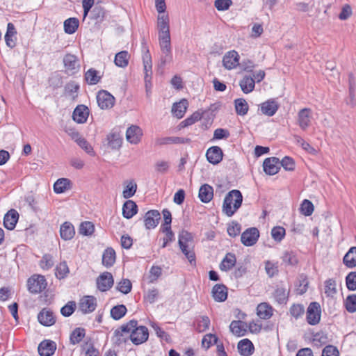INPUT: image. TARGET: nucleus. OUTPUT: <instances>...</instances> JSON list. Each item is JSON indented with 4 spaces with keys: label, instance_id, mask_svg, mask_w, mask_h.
<instances>
[{
    "label": "nucleus",
    "instance_id": "obj_25",
    "mask_svg": "<svg viewBox=\"0 0 356 356\" xmlns=\"http://www.w3.org/2000/svg\"><path fill=\"white\" fill-rule=\"evenodd\" d=\"M212 296L217 302H224L227 298V289L224 284H216L212 289Z\"/></svg>",
    "mask_w": 356,
    "mask_h": 356
},
{
    "label": "nucleus",
    "instance_id": "obj_12",
    "mask_svg": "<svg viewBox=\"0 0 356 356\" xmlns=\"http://www.w3.org/2000/svg\"><path fill=\"white\" fill-rule=\"evenodd\" d=\"M63 63L65 71L71 75L77 72L80 67L77 57L73 54H66L63 58Z\"/></svg>",
    "mask_w": 356,
    "mask_h": 356
},
{
    "label": "nucleus",
    "instance_id": "obj_3",
    "mask_svg": "<svg viewBox=\"0 0 356 356\" xmlns=\"http://www.w3.org/2000/svg\"><path fill=\"white\" fill-rule=\"evenodd\" d=\"M133 323L132 327L129 328V339L131 342L135 345H140L147 341L149 337L148 329L145 326H138V321L136 320H131L128 323Z\"/></svg>",
    "mask_w": 356,
    "mask_h": 356
},
{
    "label": "nucleus",
    "instance_id": "obj_9",
    "mask_svg": "<svg viewBox=\"0 0 356 356\" xmlns=\"http://www.w3.org/2000/svg\"><path fill=\"white\" fill-rule=\"evenodd\" d=\"M97 102L102 109H110L113 107L115 99L111 93L102 90L97 95Z\"/></svg>",
    "mask_w": 356,
    "mask_h": 356
},
{
    "label": "nucleus",
    "instance_id": "obj_55",
    "mask_svg": "<svg viewBox=\"0 0 356 356\" xmlns=\"http://www.w3.org/2000/svg\"><path fill=\"white\" fill-rule=\"evenodd\" d=\"M132 289V284L129 279H122L117 285V289L124 294L129 293Z\"/></svg>",
    "mask_w": 356,
    "mask_h": 356
},
{
    "label": "nucleus",
    "instance_id": "obj_14",
    "mask_svg": "<svg viewBox=\"0 0 356 356\" xmlns=\"http://www.w3.org/2000/svg\"><path fill=\"white\" fill-rule=\"evenodd\" d=\"M264 172L269 175H274L279 172L280 169V159L276 157L267 158L263 163Z\"/></svg>",
    "mask_w": 356,
    "mask_h": 356
},
{
    "label": "nucleus",
    "instance_id": "obj_51",
    "mask_svg": "<svg viewBox=\"0 0 356 356\" xmlns=\"http://www.w3.org/2000/svg\"><path fill=\"white\" fill-rule=\"evenodd\" d=\"M137 190V184L134 181L128 182L122 192L123 197L129 199L134 195Z\"/></svg>",
    "mask_w": 356,
    "mask_h": 356
},
{
    "label": "nucleus",
    "instance_id": "obj_34",
    "mask_svg": "<svg viewBox=\"0 0 356 356\" xmlns=\"http://www.w3.org/2000/svg\"><path fill=\"white\" fill-rule=\"evenodd\" d=\"M188 101L185 99H181L180 102L175 103L172 108V112L177 118H181L187 109Z\"/></svg>",
    "mask_w": 356,
    "mask_h": 356
},
{
    "label": "nucleus",
    "instance_id": "obj_64",
    "mask_svg": "<svg viewBox=\"0 0 356 356\" xmlns=\"http://www.w3.org/2000/svg\"><path fill=\"white\" fill-rule=\"evenodd\" d=\"M159 291L156 288L149 289L144 295V298L149 303H154L159 297Z\"/></svg>",
    "mask_w": 356,
    "mask_h": 356
},
{
    "label": "nucleus",
    "instance_id": "obj_58",
    "mask_svg": "<svg viewBox=\"0 0 356 356\" xmlns=\"http://www.w3.org/2000/svg\"><path fill=\"white\" fill-rule=\"evenodd\" d=\"M337 293L336 282L329 279L325 282V293L327 296H333Z\"/></svg>",
    "mask_w": 356,
    "mask_h": 356
},
{
    "label": "nucleus",
    "instance_id": "obj_59",
    "mask_svg": "<svg viewBox=\"0 0 356 356\" xmlns=\"http://www.w3.org/2000/svg\"><path fill=\"white\" fill-rule=\"evenodd\" d=\"M346 284L349 291L356 290V271L350 272L347 275Z\"/></svg>",
    "mask_w": 356,
    "mask_h": 356
},
{
    "label": "nucleus",
    "instance_id": "obj_11",
    "mask_svg": "<svg viewBox=\"0 0 356 356\" xmlns=\"http://www.w3.org/2000/svg\"><path fill=\"white\" fill-rule=\"evenodd\" d=\"M259 237V230L255 227H251L242 233L241 241L244 245L252 246L257 243Z\"/></svg>",
    "mask_w": 356,
    "mask_h": 356
},
{
    "label": "nucleus",
    "instance_id": "obj_8",
    "mask_svg": "<svg viewBox=\"0 0 356 356\" xmlns=\"http://www.w3.org/2000/svg\"><path fill=\"white\" fill-rule=\"evenodd\" d=\"M321 307L318 302H312L307 310V321L309 325H316L321 319Z\"/></svg>",
    "mask_w": 356,
    "mask_h": 356
},
{
    "label": "nucleus",
    "instance_id": "obj_60",
    "mask_svg": "<svg viewBox=\"0 0 356 356\" xmlns=\"http://www.w3.org/2000/svg\"><path fill=\"white\" fill-rule=\"evenodd\" d=\"M94 229V225L91 222L86 221L81 222L79 228V232L83 235L88 236L93 233Z\"/></svg>",
    "mask_w": 356,
    "mask_h": 356
},
{
    "label": "nucleus",
    "instance_id": "obj_4",
    "mask_svg": "<svg viewBox=\"0 0 356 356\" xmlns=\"http://www.w3.org/2000/svg\"><path fill=\"white\" fill-rule=\"evenodd\" d=\"M157 29L159 40L171 38L170 32V18L168 14L163 13L162 15H158Z\"/></svg>",
    "mask_w": 356,
    "mask_h": 356
},
{
    "label": "nucleus",
    "instance_id": "obj_40",
    "mask_svg": "<svg viewBox=\"0 0 356 356\" xmlns=\"http://www.w3.org/2000/svg\"><path fill=\"white\" fill-rule=\"evenodd\" d=\"M79 25V21L76 17H70L64 22V31L67 34H73L76 32Z\"/></svg>",
    "mask_w": 356,
    "mask_h": 356
},
{
    "label": "nucleus",
    "instance_id": "obj_42",
    "mask_svg": "<svg viewBox=\"0 0 356 356\" xmlns=\"http://www.w3.org/2000/svg\"><path fill=\"white\" fill-rule=\"evenodd\" d=\"M72 138L75 140L76 143L87 153L92 154L93 153V149L88 142L84 138L79 136V134L76 131L72 132Z\"/></svg>",
    "mask_w": 356,
    "mask_h": 356
},
{
    "label": "nucleus",
    "instance_id": "obj_19",
    "mask_svg": "<svg viewBox=\"0 0 356 356\" xmlns=\"http://www.w3.org/2000/svg\"><path fill=\"white\" fill-rule=\"evenodd\" d=\"M56 350V344L51 340L42 341L38 347V351L40 356H51Z\"/></svg>",
    "mask_w": 356,
    "mask_h": 356
},
{
    "label": "nucleus",
    "instance_id": "obj_49",
    "mask_svg": "<svg viewBox=\"0 0 356 356\" xmlns=\"http://www.w3.org/2000/svg\"><path fill=\"white\" fill-rule=\"evenodd\" d=\"M106 15V11L101 6H96L93 8L91 12V18L96 20L97 22H101L104 20Z\"/></svg>",
    "mask_w": 356,
    "mask_h": 356
},
{
    "label": "nucleus",
    "instance_id": "obj_31",
    "mask_svg": "<svg viewBox=\"0 0 356 356\" xmlns=\"http://www.w3.org/2000/svg\"><path fill=\"white\" fill-rule=\"evenodd\" d=\"M138 207L132 200H127L122 207V215L125 218L129 219L136 214Z\"/></svg>",
    "mask_w": 356,
    "mask_h": 356
},
{
    "label": "nucleus",
    "instance_id": "obj_46",
    "mask_svg": "<svg viewBox=\"0 0 356 356\" xmlns=\"http://www.w3.org/2000/svg\"><path fill=\"white\" fill-rule=\"evenodd\" d=\"M234 103H235L236 112L238 115H245L247 114V113L248 111L249 106H248L247 102L244 99H243V98L236 99L234 101Z\"/></svg>",
    "mask_w": 356,
    "mask_h": 356
},
{
    "label": "nucleus",
    "instance_id": "obj_54",
    "mask_svg": "<svg viewBox=\"0 0 356 356\" xmlns=\"http://www.w3.org/2000/svg\"><path fill=\"white\" fill-rule=\"evenodd\" d=\"M290 314L298 319L302 316L305 313V307L301 304H293L289 309Z\"/></svg>",
    "mask_w": 356,
    "mask_h": 356
},
{
    "label": "nucleus",
    "instance_id": "obj_20",
    "mask_svg": "<svg viewBox=\"0 0 356 356\" xmlns=\"http://www.w3.org/2000/svg\"><path fill=\"white\" fill-rule=\"evenodd\" d=\"M88 115V108L85 105L81 104L78 105L74 110L72 118L76 122L83 124L86 122Z\"/></svg>",
    "mask_w": 356,
    "mask_h": 356
},
{
    "label": "nucleus",
    "instance_id": "obj_32",
    "mask_svg": "<svg viewBox=\"0 0 356 356\" xmlns=\"http://www.w3.org/2000/svg\"><path fill=\"white\" fill-rule=\"evenodd\" d=\"M257 314L261 319H269L273 316V308L266 302L258 305Z\"/></svg>",
    "mask_w": 356,
    "mask_h": 356
},
{
    "label": "nucleus",
    "instance_id": "obj_5",
    "mask_svg": "<svg viewBox=\"0 0 356 356\" xmlns=\"http://www.w3.org/2000/svg\"><path fill=\"white\" fill-rule=\"evenodd\" d=\"M132 323H127L120 326V328L115 330L113 336L112 337V341L115 346H120L121 344L126 343L129 339L130 332H129V328L132 327Z\"/></svg>",
    "mask_w": 356,
    "mask_h": 356
},
{
    "label": "nucleus",
    "instance_id": "obj_33",
    "mask_svg": "<svg viewBox=\"0 0 356 356\" xmlns=\"http://www.w3.org/2000/svg\"><path fill=\"white\" fill-rule=\"evenodd\" d=\"M115 252L112 248H106L102 255V264L106 268L111 267L115 262Z\"/></svg>",
    "mask_w": 356,
    "mask_h": 356
},
{
    "label": "nucleus",
    "instance_id": "obj_18",
    "mask_svg": "<svg viewBox=\"0 0 356 356\" xmlns=\"http://www.w3.org/2000/svg\"><path fill=\"white\" fill-rule=\"evenodd\" d=\"M312 112L309 108H302L298 113V124L303 131L306 130L311 124Z\"/></svg>",
    "mask_w": 356,
    "mask_h": 356
},
{
    "label": "nucleus",
    "instance_id": "obj_63",
    "mask_svg": "<svg viewBox=\"0 0 356 356\" xmlns=\"http://www.w3.org/2000/svg\"><path fill=\"white\" fill-rule=\"evenodd\" d=\"M76 309V303L74 301L68 302L60 309V313L63 316L68 317L71 316Z\"/></svg>",
    "mask_w": 356,
    "mask_h": 356
},
{
    "label": "nucleus",
    "instance_id": "obj_53",
    "mask_svg": "<svg viewBox=\"0 0 356 356\" xmlns=\"http://www.w3.org/2000/svg\"><path fill=\"white\" fill-rule=\"evenodd\" d=\"M314 209V204L311 201L304 200L300 204V210L305 216H309L312 214Z\"/></svg>",
    "mask_w": 356,
    "mask_h": 356
},
{
    "label": "nucleus",
    "instance_id": "obj_61",
    "mask_svg": "<svg viewBox=\"0 0 356 356\" xmlns=\"http://www.w3.org/2000/svg\"><path fill=\"white\" fill-rule=\"evenodd\" d=\"M272 238L277 242H280L285 236V229L282 227H275L271 230Z\"/></svg>",
    "mask_w": 356,
    "mask_h": 356
},
{
    "label": "nucleus",
    "instance_id": "obj_24",
    "mask_svg": "<svg viewBox=\"0 0 356 356\" xmlns=\"http://www.w3.org/2000/svg\"><path fill=\"white\" fill-rule=\"evenodd\" d=\"M238 350L242 356H250L254 353V347L250 340L245 339L238 342Z\"/></svg>",
    "mask_w": 356,
    "mask_h": 356
},
{
    "label": "nucleus",
    "instance_id": "obj_47",
    "mask_svg": "<svg viewBox=\"0 0 356 356\" xmlns=\"http://www.w3.org/2000/svg\"><path fill=\"white\" fill-rule=\"evenodd\" d=\"M127 312V307L124 305H116L111 309V316L114 320H120L126 314Z\"/></svg>",
    "mask_w": 356,
    "mask_h": 356
},
{
    "label": "nucleus",
    "instance_id": "obj_56",
    "mask_svg": "<svg viewBox=\"0 0 356 356\" xmlns=\"http://www.w3.org/2000/svg\"><path fill=\"white\" fill-rule=\"evenodd\" d=\"M345 307L348 312H356V294L348 296L345 300Z\"/></svg>",
    "mask_w": 356,
    "mask_h": 356
},
{
    "label": "nucleus",
    "instance_id": "obj_38",
    "mask_svg": "<svg viewBox=\"0 0 356 356\" xmlns=\"http://www.w3.org/2000/svg\"><path fill=\"white\" fill-rule=\"evenodd\" d=\"M240 87L244 93L252 92L255 86L254 79L250 76H245L240 81Z\"/></svg>",
    "mask_w": 356,
    "mask_h": 356
},
{
    "label": "nucleus",
    "instance_id": "obj_27",
    "mask_svg": "<svg viewBox=\"0 0 356 356\" xmlns=\"http://www.w3.org/2000/svg\"><path fill=\"white\" fill-rule=\"evenodd\" d=\"M199 198L202 202H209L213 197V188L209 184H203L199 190Z\"/></svg>",
    "mask_w": 356,
    "mask_h": 356
},
{
    "label": "nucleus",
    "instance_id": "obj_28",
    "mask_svg": "<svg viewBox=\"0 0 356 356\" xmlns=\"http://www.w3.org/2000/svg\"><path fill=\"white\" fill-rule=\"evenodd\" d=\"M72 181L67 178H60L54 184V191L57 193H63L71 189Z\"/></svg>",
    "mask_w": 356,
    "mask_h": 356
},
{
    "label": "nucleus",
    "instance_id": "obj_30",
    "mask_svg": "<svg viewBox=\"0 0 356 356\" xmlns=\"http://www.w3.org/2000/svg\"><path fill=\"white\" fill-rule=\"evenodd\" d=\"M343 264L349 268L356 267V247H351L343 258Z\"/></svg>",
    "mask_w": 356,
    "mask_h": 356
},
{
    "label": "nucleus",
    "instance_id": "obj_29",
    "mask_svg": "<svg viewBox=\"0 0 356 356\" xmlns=\"http://www.w3.org/2000/svg\"><path fill=\"white\" fill-rule=\"evenodd\" d=\"M60 237L65 241L72 239L75 234V230L73 225L69 222H64L60 226Z\"/></svg>",
    "mask_w": 356,
    "mask_h": 356
},
{
    "label": "nucleus",
    "instance_id": "obj_39",
    "mask_svg": "<svg viewBox=\"0 0 356 356\" xmlns=\"http://www.w3.org/2000/svg\"><path fill=\"white\" fill-rule=\"evenodd\" d=\"M17 34L15 26L12 23H8L7 26V31L5 35L6 44L10 48L15 46V40L13 38Z\"/></svg>",
    "mask_w": 356,
    "mask_h": 356
},
{
    "label": "nucleus",
    "instance_id": "obj_2",
    "mask_svg": "<svg viewBox=\"0 0 356 356\" xmlns=\"http://www.w3.org/2000/svg\"><path fill=\"white\" fill-rule=\"evenodd\" d=\"M178 244L189 262L192 264L193 261H195V254L193 250V236L192 234L188 231L181 230L179 234Z\"/></svg>",
    "mask_w": 356,
    "mask_h": 356
},
{
    "label": "nucleus",
    "instance_id": "obj_50",
    "mask_svg": "<svg viewBox=\"0 0 356 356\" xmlns=\"http://www.w3.org/2000/svg\"><path fill=\"white\" fill-rule=\"evenodd\" d=\"M289 293L286 292V289L284 287H277L274 292V298L276 301L282 304L286 302L288 298Z\"/></svg>",
    "mask_w": 356,
    "mask_h": 356
},
{
    "label": "nucleus",
    "instance_id": "obj_52",
    "mask_svg": "<svg viewBox=\"0 0 356 356\" xmlns=\"http://www.w3.org/2000/svg\"><path fill=\"white\" fill-rule=\"evenodd\" d=\"M210 325V319L207 316H202L197 320L196 330L199 332L207 330Z\"/></svg>",
    "mask_w": 356,
    "mask_h": 356
},
{
    "label": "nucleus",
    "instance_id": "obj_44",
    "mask_svg": "<svg viewBox=\"0 0 356 356\" xmlns=\"http://www.w3.org/2000/svg\"><path fill=\"white\" fill-rule=\"evenodd\" d=\"M150 325L153 328L156 336L161 339V341H164L166 343H170L171 341L170 336L165 331H164L156 323L152 322Z\"/></svg>",
    "mask_w": 356,
    "mask_h": 356
},
{
    "label": "nucleus",
    "instance_id": "obj_15",
    "mask_svg": "<svg viewBox=\"0 0 356 356\" xmlns=\"http://www.w3.org/2000/svg\"><path fill=\"white\" fill-rule=\"evenodd\" d=\"M161 219V214L157 210H150L144 216V222L146 229H150L156 227Z\"/></svg>",
    "mask_w": 356,
    "mask_h": 356
},
{
    "label": "nucleus",
    "instance_id": "obj_13",
    "mask_svg": "<svg viewBox=\"0 0 356 356\" xmlns=\"http://www.w3.org/2000/svg\"><path fill=\"white\" fill-rule=\"evenodd\" d=\"M79 307L83 314L91 313L96 309L97 300L92 296H83L79 301Z\"/></svg>",
    "mask_w": 356,
    "mask_h": 356
},
{
    "label": "nucleus",
    "instance_id": "obj_21",
    "mask_svg": "<svg viewBox=\"0 0 356 356\" xmlns=\"http://www.w3.org/2000/svg\"><path fill=\"white\" fill-rule=\"evenodd\" d=\"M38 321L44 326H51L56 322L54 313L49 309L44 308L38 315Z\"/></svg>",
    "mask_w": 356,
    "mask_h": 356
},
{
    "label": "nucleus",
    "instance_id": "obj_36",
    "mask_svg": "<svg viewBox=\"0 0 356 356\" xmlns=\"http://www.w3.org/2000/svg\"><path fill=\"white\" fill-rule=\"evenodd\" d=\"M230 331L237 337H242L246 334V326L241 321H233L229 325Z\"/></svg>",
    "mask_w": 356,
    "mask_h": 356
},
{
    "label": "nucleus",
    "instance_id": "obj_48",
    "mask_svg": "<svg viewBox=\"0 0 356 356\" xmlns=\"http://www.w3.org/2000/svg\"><path fill=\"white\" fill-rule=\"evenodd\" d=\"M70 273L68 266L66 261H62L56 268L55 275L59 279H64Z\"/></svg>",
    "mask_w": 356,
    "mask_h": 356
},
{
    "label": "nucleus",
    "instance_id": "obj_16",
    "mask_svg": "<svg viewBox=\"0 0 356 356\" xmlns=\"http://www.w3.org/2000/svg\"><path fill=\"white\" fill-rule=\"evenodd\" d=\"M206 157L209 163L213 165L218 164L222 160V150L218 146L211 147L207 151Z\"/></svg>",
    "mask_w": 356,
    "mask_h": 356
},
{
    "label": "nucleus",
    "instance_id": "obj_7",
    "mask_svg": "<svg viewBox=\"0 0 356 356\" xmlns=\"http://www.w3.org/2000/svg\"><path fill=\"white\" fill-rule=\"evenodd\" d=\"M28 290L32 293H38L46 289L47 282L44 276L34 275L27 281Z\"/></svg>",
    "mask_w": 356,
    "mask_h": 356
},
{
    "label": "nucleus",
    "instance_id": "obj_43",
    "mask_svg": "<svg viewBox=\"0 0 356 356\" xmlns=\"http://www.w3.org/2000/svg\"><path fill=\"white\" fill-rule=\"evenodd\" d=\"M86 335V330L83 327H76L71 333L70 343L73 345L80 343Z\"/></svg>",
    "mask_w": 356,
    "mask_h": 356
},
{
    "label": "nucleus",
    "instance_id": "obj_35",
    "mask_svg": "<svg viewBox=\"0 0 356 356\" xmlns=\"http://www.w3.org/2000/svg\"><path fill=\"white\" fill-rule=\"evenodd\" d=\"M236 263L235 254L227 253L220 264V269L222 271H228L235 266Z\"/></svg>",
    "mask_w": 356,
    "mask_h": 356
},
{
    "label": "nucleus",
    "instance_id": "obj_23",
    "mask_svg": "<svg viewBox=\"0 0 356 356\" xmlns=\"http://www.w3.org/2000/svg\"><path fill=\"white\" fill-rule=\"evenodd\" d=\"M18 218V213L14 209L10 210L4 216V227L9 230H13L15 227Z\"/></svg>",
    "mask_w": 356,
    "mask_h": 356
},
{
    "label": "nucleus",
    "instance_id": "obj_6",
    "mask_svg": "<svg viewBox=\"0 0 356 356\" xmlns=\"http://www.w3.org/2000/svg\"><path fill=\"white\" fill-rule=\"evenodd\" d=\"M159 47L161 51L160 57V65L164 66L166 63L172 60V53L171 47V38L159 40Z\"/></svg>",
    "mask_w": 356,
    "mask_h": 356
},
{
    "label": "nucleus",
    "instance_id": "obj_1",
    "mask_svg": "<svg viewBox=\"0 0 356 356\" xmlns=\"http://www.w3.org/2000/svg\"><path fill=\"white\" fill-rule=\"evenodd\" d=\"M243 195L240 191L232 190L226 195L223 201L222 211L229 217L232 216L241 207Z\"/></svg>",
    "mask_w": 356,
    "mask_h": 356
},
{
    "label": "nucleus",
    "instance_id": "obj_62",
    "mask_svg": "<svg viewBox=\"0 0 356 356\" xmlns=\"http://www.w3.org/2000/svg\"><path fill=\"white\" fill-rule=\"evenodd\" d=\"M162 232L165 234V236L163 238L162 248L167 246L168 243L172 242L175 239V235L172 232L171 227H164L161 229Z\"/></svg>",
    "mask_w": 356,
    "mask_h": 356
},
{
    "label": "nucleus",
    "instance_id": "obj_22",
    "mask_svg": "<svg viewBox=\"0 0 356 356\" xmlns=\"http://www.w3.org/2000/svg\"><path fill=\"white\" fill-rule=\"evenodd\" d=\"M143 135L142 129L136 125L129 127L126 132L127 140L132 144H137L140 142Z\"/></svg>",
    "mask_w": 356,
    "mask_h": 356
},
{
    "label": "nucleus",
    "instance_id": "obj_10",
    "mask_svg": "<svg viewBox=\"0 0 356 356\" xmlns=\"http://www.w3.org/2000/svg\"><path fill=\"white\" fill-rule=\"evenodd\" d=\"M96 283L97 287L100 291H107L113 285V277L111 273L104 272L97 278Z\"/></svg>",
    "mask_w": 356,
    "mask_h": 356
},
{
    "label": "nucleus",
    "instance_id": "obj_45",
    "mask_svg": "<svg viewBox=\"0 0 356 356\" xmlns=\"http://www.w3.org/2000/svg\"><path fill=\"white\" fill-rule=\"evenodd\" d=\"M101 76L99 75V72L93 69H89L85 73V79L90 85L97 84L100 81Z\"/></svg>",
    "mask_w": 356,
    "mask_h": 356
},
{
    "label": "nucleus",
    "instance_id": "obj_37",
    "mask_svg": "<svg viewBox=\"0 0 356 356\" xmlns=\"http://www.w3.org/2000/svg\"><path fill=\"white\" fill-rule=\"evenodd\" d=\"M108 145L113 149H119L122 143V138L119 133L112 132L107 136Z\"/></svg>",
    "mask_w": 356,
    "mask_h": 356
},
{
    "label": "nucleus",
    "instance_id": "obj_57",
    "mask_svg": "<svg viewBox=\"0 0 356 356\" xmlns=\"http://www.w3.org/2000/svg\"><path fill=\"white\" fill-rule=\"evenodd\" d=\"M54 265L53 257L49 254L43 255L40 266L44 270H49Z\"/></svg>",
    "mask_w": 356,
    "mask_h": 356
},
{
    "label": "nucleus",
    "instance_id": "obj_17",
    "mask_svg": "<svg viewBox=\"0 0 356 356\" xmlns=\"http://www.w3.org/2000/svg\"><path fill=\"white\" fill-rule=\"evenodd\" d=\"M239 56L236 51L227 52L222 58L223 66L227 70H232L239 65Z\"/></svg>",
    "mask_w": 356,
    "mask_h": 356
},
{
    "label": "nucleus",
    "instance_id": "obj_26",
    "mask_svg": "<svg viewBox=\"0 0 356 356\" xmlns=\"http://www.w3.org/2000/svg\"><path fill=\"white\" fill-rule=\"evenodd\" d=\"M278 108L279 106L274 99H269L260 106L261 113L268 116L274 115Z\"/></svg>",
    "mask_w": 356,
    "mask_h": 356
},
{
    "label": "nucleus",
    "instance_id": "obj_41",
    "mask_svg": "<svg viewBox=\"0 0 356 356\" xmlns=\"http://www.w3.org/2000/svg\"><path fill=\"white\" fill-rule=\"evenodd\" d=\"M130 56L127 51H122L116 54L114 63L120 67H126L129 64Z\"/></svg>",
    "mask_w": 356,
    "mask_h": 356
}]
</instances>
